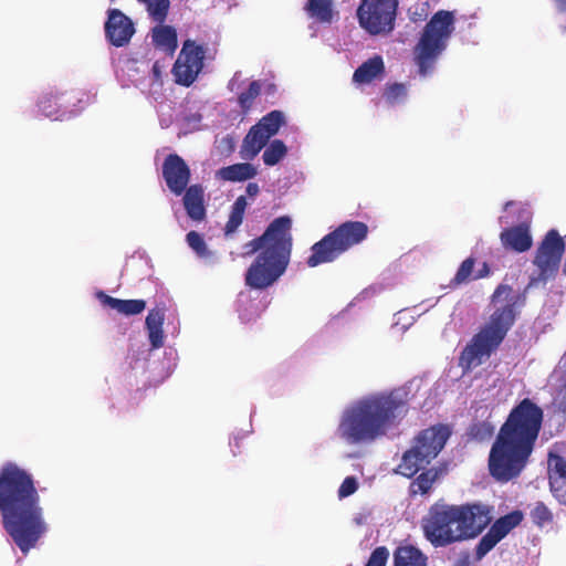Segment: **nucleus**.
Returning a JSON list of instances; mask_svg holds the SVG:
<instances>
[{"label":"nucleus","mask_w":566,"mask_h":566,"mask_svg":"<svg viewBox=\"0 0 566 566\" xmlns=\"http://www.w3.org/2000/svg\"><path fill=\"white\" fill-rule=\"evenodd\" d=\"M389 558V549L386 546L376 547L365 566H387V562Z\"/></svg>","instance_id":"obj_41"},{"label":"nucleus","mask_w":566,"mask_h":566,"mask_svg":"<svg viewBox=\"0 0 566 566\" xmlns=\"http://www.w3.org/2000/svg\"><path fill=\"white\" fill-rule=\"evenodd\" d=\"M523 518V512L515 510L495 520L475 545V559H483L512 530L522 523Z\"/></svg>","instance_id":"obj_14"},{"label":"nucleus","mask_w":566,"mask_h":566,"mask_svg":"<svg viewBox=\"0 0 566 566\" xmlns=\"http://www.w3.org/2000/svg\"><path fill=\"white\" fill-rule=\"evenodd\" d=\"M544 420L543 409L532 399L515 405L491 447L488 468L497 482L517 479L530 462Z\"/></svg>","instance_id":"obj_2"},{"label":"nucleus","mask_w":566,"mask_h":566,"mask_svg":"<svg viewBox=\"0 0 566 566\" xmlns=\"http://www.w3.org/2000/svg\"><path fill=\"white\" fill-rule=\"evenodd\" d=\"M514 205V201H507L505 205H504V209H509L511 206Z\"/></svg>","instance_id":"obj_49"},{"label":"nucleus","mask_w":566,"mask_h":566,"mask_svg":"<svg viewBox=\"0 0 566 566\" xmlns=\"http://www.w3.org/2000/svg\"><path fill=\"white\" fill-rule=\"evenodd\" d=\"M270 138L259 126H252L243 139L241 157L253 159L266 146Z\"/></svg>","instance_id":"obj_22"},{"label":"nucleus","mask_w":566,"mask_h":566,"mask_svg":"<svg viewBox=\"0 0 566 566\" xmlns=\"http://www.w3.org/2000/svg\"><path fill=\"white\" fill-rule=\"evenodd\" d=\"M0 517L3 530L23 555L48 532L35 480L13 462L0 469Z\"/></svg>","instance_id":"obj_1"},{"label":"nucleus","mask_w":566,"mask_h":566,"mask_svg":"<svg viewBox=\"0 0 566 566\" xmlns=\"http://www.w3.org/2000/svg\"><path fill=\"white\" fill-rule=\"evenodd\" d=\"M245 192L249 197H255L260 192L259 185L256 182H249Z\"/></svg>","instance_id":"obj_44"},{"label":"nucleus","mask_w":566,"mask_h":566,"mask_svg":"<svg viewBox=\"0 0 566 566\" xmlns=\"http://www.w3.org/2000/svg\"><path fill=\"white\" fill-rule=\"evenodd\" d=\"M205 59L206 50L203 45L197 44L196 41L190 39L184 41L171 70L175 82L186 87L192 85L203 70Z\"/></svg>","instance_id":"obj_11"},{"label":"nucleus","mask_w":566,"mask_h":566,"mask_svg":"<svg viewBox=\"0 0 566 566\" xmlns=\"http://www.w3.org/2000/svg\"><path fill=\"white\" fill-rule=\"evenodd\" d=\"M453 31L454 15L451 11L439 10L427 22L413 49V60L421 76H427L433 71Z\"/></svg>","instance_id":"obj_5"},{"label":"nucleus","mask_w":566,"mask_h":566,"mask_svg":"<svg viewBox=\"0 0 566 566\" xmlns=\"http://www.w3.org/2000/svg\"><path fill=\"white\" fill-rule=\"evenodd\" d=\"M492 303L495 310L460 354L459 366L464 373L482 365L497 350L515 324L525 297L515 292L512 286L500 284L492 295Z\"/></svg>","instance_id":"obj_4"},{"label":"nucleus","mask_w":566,"mask_h":566,"mask_svg":"<svg viewBox=\"0 0 566 566\" xmlns=\"http://www.w3.org/2000/svg\"><path fill=\"white\" fill-rule=\"evenodd\" d=\"M304 10L310 18L319 23H332L337 12L334 10V0H307Z\"/></svg>","instance_id":"obj_27"},{"label":"nucleus","mask_w":566,"mask_h":566,"mask_svg":"<svg viewBox=\"0 0 566 566\" xmlns=\"http://www.w3.org/2000/svg\"><path fill=\"white\" fill-rule=\"evenodd\" d=\"M60 96L57 93H46L44 94L38 103L39 111L44 115L45 117H57L60 112V104H59Z\"/></svg>","instance_id":"obj_35"},{"label":"nucleus","mask_w":566,"mask_h":566,"mask_svg":"<svg viewBox=\"0 0 566 566\" xmlns=\"http://www.w3.org/2000/svg\"><path fill=\"white\" fill-rule=\"evenodd\" d=\"M165 321V308L155 307L148 312L145 325L148 331L149 342L153 348H160L164 345L163 325Z\"/></svg>","instance_id":"obj_24"},{"label":"nucleus","mask_w":566,"mask_h":566,"mask_svg":"<svg viewBox=\"0 0 566 566\" xmlns=\"http://www.w3.org/2000/svg\"><path fill=\"white\" fill-rule=\"evenodd\" d=\"M284 124V115L281 111H272L263 116L255 125L269 137L274 136Z\"/></svg>","instance_id":"obj_33"},{"label":"nucleus","mask_w":566,"mask_h":566,"mask_svg":"<svg viewBox=\"0 0 566 566\" xmlns=\"http://www.w3.org/2000/svg\"><path fill=\"white\" fill-rule=\"evenodd\" d=\"M292 248L293 239L277 248L261 251L245 271V285L256 291L274 285L289 268Z\"/></svg>","instance_id":"obj_7"},{"label":"nucleus","mask_w":566,"mask_h":566,"mask_svg":"<svg viewBox=\"0 0 566 566\" xmlns=\"http://www.w3.org/2000/svg\"><path fill=\"white\" fill-rule=\"evenodd\" d=\"M358 489V482L355 476H347L342 482L338 489V496L340 499L347 497L354 494Z\"/></svg>","instance_id":"obj_42"},{"label":"nucleus","mask_w":566,"mask_h":566,"mask_svg":"<svg viewBox=\"0 0 566 566\" xmlns=\"http://www.w3.org/2000/svg\"><path fill=\"white\" fill-rule=\"evenodd\" d=\"M565 248L564 239L556 229L547 231L534 255L533 264L537 273L531 277V286L546 284L556 277Z\"/></svg>","instance_id":"obj_9"},{"label":"nucleus","mask_w":566,"mask_h":566,"mask_svg":"<svg viewBox=\"0 0 566 566\" xmlns=\"http://www.w3.org/2000/svg\"><path fill=\"white\" fill-rule=\"evenodd\" d=\"M287 154V147L281 139H274L265 148L262 159L266 166H275Z\"/></svg>","instance_id":"obj_34"},{"label":"nucleus","mask_w":566,"mask_h":566,"mask_svg":"<svg viewBox=\"0 0 566 566\" xmlns=\"http://www.w3.org/2000/svg\"><path fill=\"white\" fill-rule=\"evenodd\" d=\"M563 378L566 379V352L562 356L557 367L554 369L551 378Z\"/></svg>","instance_id":"obj_43"},{"label":"nucleus","mask_w":566,"mask_h":566,"mask_svg":"<svg viewBox=\"0 0 566 566\" xmlns=\"http://www.w3.org/2000/svg\"><path fill=\"white\" fill-rule=\"evenodd\" d=\"M394 566H428V557L416 546H398L394 552Z\"/></svg>","instance_id":"obj_26"},{"label":"nucleus","mask_w":566,"mask_h":566,"mask_svg":"<svg viewBox=\"0 0 566 566\" xmlns=\"http://www.w3.org/2000/svg\"><path fill=\"white\" fill-rule=\"evenodd\" d=\"M384 72L385 65L382 57L380 55H375L356 69L353 75V81L358 84H368L382 75Z\"/></svg>","instance_id":"obj_25"},{"label":"nucleus","mask_w":566,"mask_h":566,"mask_svg":"<svg viewBox=\"0 0 566 566\" xmlns=\"http://www.w3.org/2000/svg\"><path fill=\"white\" fill-rule=\"evenodd\" d=\"M398 0H361L357 8V20L370 35H387L395 29Z\"/></svg>","instance_id":"obj_10"},{"label":"nucleus","mask_w":566,"mask_h":566,"mask_svg":"<svg viewBox=\"0 0 566 566\" xmlns=\"http://www.w3.org/2000/svg\"><path fill=\"white\" fill-rule=\"evenodd\" d=\"M187 243L189 247L201 258H207L210 252L203 238L196 231H190L186 235Z\"/></svg>","instance_id":"obj_40"},{"label":"nucleus","mask_w":566,"mask_h":566,"mask_svg":"<svg viewBox=\"0 0 566 566\" xmlns=\"http://www.w3.org/2000/svg\"><path fill=\"white\" fill-rule=\"evenodd\" d=\"M454 507L464 541L481 535L493 520L494 506L486 503L473 502Z\"/></svg>","instance_id":"obj_12"},{"label":"nucleus","mask_w":566,"mask_h":566,"mask_svg":"<svg viewBox=\"0 0 566 566\" xmlns=\"http://www.w3.org/2000/svg\"><path fill=\"white\" fill-rule=\"evenodd\" d=\"M368 233L369 228L363 221L348 220L340 223L311 247L307 266L316 268L336 261L342 254L364 242Z\"/></svg>","instance_id":"obj_6"},{"label":"nucleus","mask_w":566,"mask_h":566,"mask_svg":"<svg viewBox=\"0 0 566 566\" xmlns=\"http://www.w3.org/2000/svg\"><path fill=\"white\" fill-rule=\"evenodd\" d=\"M490 266L486 262L482 264V268L478 271V273L473 276V280L486 277L490 274Z\"/></svg>","instance_id":"obj_45"},{"label":"nucleus","mask_w":566,"mask_h":566,"mask_svg":"<svg viewBox=\"0 0 566 566\" xmlns=\"http://www.w3.org/2000/svg\"><path fill=\"white\" fill-rule=\"evenodd\" d=\"M503 245L516 252H525L531 249L533 239L526 223H521L501 232Z\"/></svg>","instance_id":"obj_20"},{"label":"nucleus","mask_w":566,"mask_h":566,"mask_svg":"<svg viewBox=\"0 0 566 566\" xmlns=\"http://www.w3.org/2000/svg\"><path fill=\"white\" fill-rule=\"evenodd\" d=\"M151 73L155 81H159L161 77V70L158 62H155L151 67Z\"/></svg>","instance_id":"obj_46"},{"label":"nucleus","mask_w":566,"mask_h":566,"mask_svg":"<svg viewBox=\"0 0 566 566\" xmlns=\"http://www.w3.org/2000/svg\"><path fill=\"white\" fill-rule=\"evenodd\" d=\"M163 178L167 188L175 196H181L191 178V170L178 154H169L161 166Z\"/></svg>","instance_id":"obj_15"},{"label":"nucleus","mask_w":566,"mask_h":566,"mask_svg":"<svg viewBox=\"0 0 566 566\" xmlns=\"http://www.w3.org/2000/svg\"><path fill=\"white\" fill-rule=\"evenodd\" d=\"M104 31L105 38L112 45L122 48L130 42L136 30L132 19L123 11L119 9H108Z\"/></svg>","instance_id":"obj_16"},{"label":"nucleus","mask_w":566,"mask_h":566,"mask_svg":"<svg viewBox=\"0 0 566 566\" xmlns=\"http://www.w3.org/2000/svg\"><path fill=\"white\" fill-rule=\"evenodd\" d=\"M261 93V83L259 81H252L249 87L239 94L238 104L243 113H248L254 103V99Z\"/></svg>","instance_id":"obj_36"},{"label":"nucleus","mask_w":566,"mask_h":566,"mask_svg":"<svg viewBox=\"0 0 566 566\" xmlns=\"http://www.w3.org/2000/svg\"><path fill=\"white\" fill-rule=\"evenodd\" d=\"M426 539L433 547H447L463 542L455 507L452 504L437 502L432 504L422 518Z\"/></svg>","instance_id":"obj_8"},{"label":"nucleus","mask_w":566,"mask_h":566,"mask_svg":"<svg viewBox=\"0 0 566 566\" xmlns=\"http://www.w3.org/2000/svg\"><path fill=\"white\" fill-rule=\"evenodd\" d=\"M292 239V219L289 216H281L270 222L263 234L244 244L245 254L277 248Z\"/></svg>","instance_id":"obj_13"},{"label":"nucleus","mask_w":566,"mask_h":566,"mask_svg":"<svg viewBox=\"0 0 566 566\" xmlns=\"http://www.w3.org/2000/svg\"><path fill=\"white\" fill-rule=\"evenodd\" d=\"M453 566H471V562L468 555L458 558Z\"/></svg>","instance_id":"obj_47"},{"label":"nucleus","mask_w":566,"mask_h":566,"mask_svg":"<svg viewBox=\"0 0 566 566\" xmlns=\"http://www.w3.org/2000/svg\"><path fill=\"white\" fill-rule=\"evenodd\" d=\"M549 490L559 504L566 505V459L559 454H548Z\"/></svg>","instance_id":"obj_18"},{"label":"nucleus","mask_w":566,"mask_h":566,"mask_svg":"<svg viewBox=\"0 0 566 566\" xmlns=\"http://www.w3.org/2000/svg\"><path fill=\"white\" fill-rule=\"evenodd\" d=\"M450 430L447 426L437 424L419 432L415 438L413 446L419 449L426 458L433 460L443 449Z\"/></svg>","instance_id":"obj_17"},{"label":"nucleus","mask_w":566,"mask_h":566,"mask_svg":"<svg viewBox=\"0 0 566 566\" xmlns=\"http://www.w3.org/2000/svg\"><path fill=\"white\" fill-rule=\"evenodd\" d=\"M182 195V203L187 216L193 221H202L207 214L202 185L188 186Z\"/></svg>","instance_id":"obj_19"},{"label":"nucleus","mask_w":566,"mask_h":566,"mask_svg":"<svg viewBox=\"0 0 566 566\" xmlns=\"http://www.w3.org/2000/svg\"><path fill=\"white\" fill-rule=\"evenodd\" d=\"M554 392L552 400V408L555 413L560 415L563 420L566 419V379L551 378Z\"/></svg>","instance_id":"obj_30"},{"label":"nucleus","mask_w":566,"mask_h":566,"mask_svg":"<svg viewBox=\"0 0 566 566\" xmlns=\"http://www.w3.org/2000/svg\"><path fill=\"white\" fill-rule=\"evenodd\" d=\"M408 411L406 391L395 389L373 394L344 411L337 432L349 444L370 443L398 427Z\"/></svg>","instance_id":"obj_3"},{"label":"nucleus","mask_w":566,"mask_h":566,"mask_svg":"<svg viewBox=\"0 0 566 566\" xmlns=\"http://www.w3.org/2000/svg\"><path fill=\"white\" fill-rule=\"evenodd\" d=\"M559 12H566V0H553Z\"/></svg>","instance_id":"obj_48"},{"label":"nucleus","mask_w":566,"mask_h":566,"mask_svg":"<svg viewBox=\"0 0 566 566\" xmlns=\"http://www.w3.org/2000/svg\"><path fill=\"white\" fill-rule=\"evenodd\" d=\"M438 475L439 472L436 469H428L420 473L410 484V494H427L438 479Z\"/></svg>","instance_id":"obj_31"},{"label":"nucleus","mask_w":566,"mask_h":566,"mask_svg":"<svg viewBox=\"0 0 566 566\" xmlns=\"http://www.w3.org/2000/svg\"><path fill=\"white\" fill-rule=\"evenodd\" d=\"M562 32L566 33V24L562 27Z\"/></svg>","instance_id":"obj_50"},{"label":"nucleus","mask_w":566,"mask_h":566,"mask_svg":"<svg viewBox=\"0 0 566 566\" xmlns=\"http://www.w3.org/2000/svg\"><path fill=\"white\" fill-rule=\"evenodd\" d=\"M248 202L244 196L235 199L224 227L226 234L233 233L242 223Z\"/></svg>","instance_id":"obj_29"},{"label":"nucleus","mask_w":566,"mask_h":566,"mask_svg":"<svg viewBox=\"0 0 566 566\" xmlns=\"http://www.w3.org/2000/svg\"><path fill=\"white\" fill-rule=\"evenodd\" d=\"M494 431L495 428L491 420H473L468 428L467 434L471 440L482 442L491 439Z\"/></svg>","instance_id":"obj_32"},{"label":"nucleus","mask_w":566,"mask_h":566,"mask_svg":"<svg viewBox=\"0 0 566 566\" xmlns=\"http://www.w3.org/2000/svg\"><path fill=\"white\" fill-rule=\"evenodd\" d=\"M475 265V259L473 256L467 258L459 266L454 277L451 280L453 286L468 283L473 279V269Z\"/></svg>","instance_id":"obj_38"},{"label":"nucleus","mask_w":566,"mask_h":566,"mask_svg":"<svg viewBox=\"0 0 566 566\" xmlns=\"http://www.w3.org/2000/svg\"><path fill=\"white\" fill-rule=\"evenodd\" d=\"M221 176L229 181H243L255 177L256 169L252 164H234L221 169Z\"/></svg>","instance_id":"obj_28"},{"label":"nucleus","mask_w":566,"mask_h":566,"mask_svg":"<svg viewBox=\"0 0 566 566\" xmlns=\"http://www.w3.org/2000/svg\"><path fill=\"white\" fill-rule=\"evenodd\" d=\"M430 462L431 460L426 458L419 449L412 446L402 454L396 471L406 478H412L421 468Z\"/></svg>","instance_id":"obj_23"},{"label":"nucleus","mask_w":566,"mask_h":566,"mask_svg":"<svg viewBox=\"0 0 566 566\" xmlns=\"http://www.w3.org/2000/svg\"><path fill=\"white\" fill-rule=\"evenodd\" d=\"M530 516L532 522L538 527L551 524L554 518L552 511L543 502H536L530 512Z\"/></svg>","instance_id":"obj_39"},{"label":"nucleus","mask_w":566,"mask_h":566,"mask_svg":"<svg viewBox=\"0 0 566 566\" xmlns=\"http://www.w3.org/2000/svg\"><path fill=\"white\" fill-rule=\"evenodd\" d=\"M407 94V86L402 83H388L384 90V98L389 105L402 103Z\"/></svg>","instance_id":"obj_37"},{"label":"nucleus","mask_w":566,"mask_h":566,"mask_svg":"<svg viewBox=\"0 0 566 566\" xmlns=\"http://www.w3.org/2000/svg\"><path fill=\"white\" fill-rule=\"evenodd\" d=\"M96 297L102 305L115 310L117 313L126 316L138 315L146 308V302L144 300L115 298L103 291H98L96 293Z\"/></svg>","instance_id":"obj_21"}]
</instances>
